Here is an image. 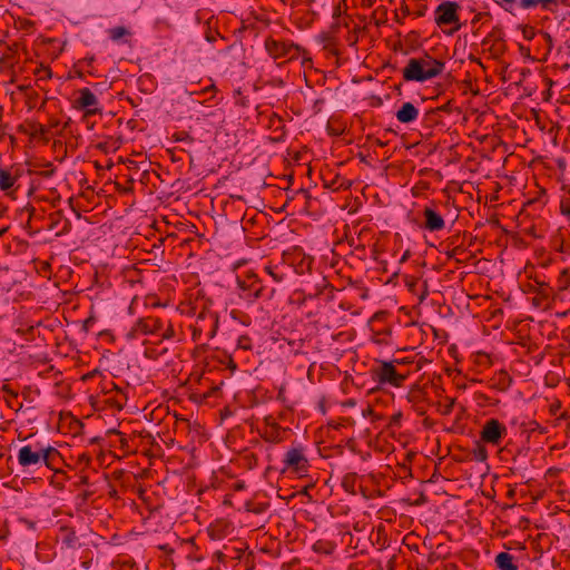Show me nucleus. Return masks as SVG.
<instances>
[{
    "mask_svg": "<svg viewBox=\"0 0 570 570\" xmlns=\"http://www.w3.org/2000/svg\"><path fill=\"white\" fill-rule=\"evenodd\" d=\"M17 459L24 469L45 464L49 470L57 471L62 464L60 452L51 444L40 441L21 446Z\"/></svg>",
    "mask_w": 570,
    "mask_h": 570,
    "instance_id": "f257e3e1",
    "label": "nucleus"
},
{
    "mask_svg": "<svg viewBox=\"0 0 570 570\" xmlns=\"http://www.w3.org/2000/svg\"><path fill=\"white\" fill-rule=\"evenodd\" d=\"M445 63L429 55L419 58H411L402 71L405 81L425 82L440 76Z\"/></svg>",
    "mask_w": 570,
    "mask_h": 570,
    "instance_id": "f03ea898",
    "label": "nucleus"
},
{
    "mask_svg": "<svg viewBox=\"0 0 570 570\" xmlns=\"http://www.w3.org/2000/svg\"><path fill=\"white\" fill-rule=\"evenodd\" d=\"M373 379L380 384H389L394 387L403 385L407 375L397 372L393 362L380 361L379 364L371 370Z\"/></svg>",
    "mask_w": 570,
    "mask_h": 570,
    "instance_id": "7ed1b4c3",
    "label": "nucleus"
},
{
    "mask_svg": "<svg viewBox=\"0 0 570 570\" xmlns=\"http://www.w3.org/2000/svg\"><path fill=\"white\" fill-rule=\"evenodd\" d=\"M265 49L273 59L292 60L299 56L301 47L293 42L267 38L265 40Z\"/></svg>",
    "mask_w": 570,
    "mask_h": 570,
    "instance_id": "20e7f679",
    "label": "nucleus"
},
{
    "mask_svg": "<svg viewBox=\"0 0 570 570\" xmlns=\"http://www.w3.org/2000/svg\"><path fill=\"white\" fill-rule=\"evenodd\" d=\"M460 9L459 3L453 1H443L440 3L434 11V21L439 27L446 24H455L450 33L458 31L461 28L459 23L458 11Z\"/></svg>",
    "mask_w": 570,
    "mask_h": 570,
    "instance_id": "39448f33",
    "label": "nucleus"
},
{
    "mask_svg": "<svg viewBox=\"0 0 570 570\" xmlns=\"http://www.w3.org/2000/svg\"><path fill=\"white\" fill-rule=\"evenodd\" d=\"M507 435V426L497 419L485 421L480 431L481 441L493 446H499Z\"/></svg>",
    "mask_w": 570,
    "mask_h": 570,
    "instance_id": "423d86ee",
    "label": "nucleus"
},
{
    "mask_svg": "<svg viewBox=\"0 0 570 570\" xmlns=\"http://www.w3.org/2000/svg\"><path fill=\"white\" fill-rule=\"evenodd\" d=\"M283 261L299 275L311 272L314 262L313 257L305 254L299 247H293L284 252Z\"/></svg>",
    "mask_w": 570,
    "mask_h": 570,
    "instance_id": "0eeeda50",
    "label": "nucleus"
},
{
    "mask_svg": "<svg viewBox=\"0 0 570 570\" xmlns=\"http://www.w3.org/2000/svg\"><path fill=\"white\" fill-rule=\"evenodd\" d=\"M164 328V322L161 318L147 316L139 318L130 331L127 333V337L130 340L136 338L139 335L156 334Z\"/></svg>",
    "mask_w": 570,
    "mask_h": 570,
    "instance_id": "6e6552de",
    "label": "nucleus"
},
{
    "mask_svg": "<svg viewBox=\"0 0 570 570\" xmlns=\"http://www.w3.org/2000/svg\"><path fill=\"white\" fill-rule=\"evenodd\" d=\"M283 463H284L283 471L289 470L295 473L306 472L309 466L308 460L304 455V451L302 448L289 449L285 453Z\"/></svg>",
    "mask_w": 570,
    "mask_h": 570,
    "instance_id": "1a4fd4ad",
    "label": "nucleus"
},
{
    "mask_svg": "<svg viewBox=\"0 0 570 570\" xmlns=\"http://www.w3.org/2000/svg\"><path fill=\"white\" fill-rule=\"evenodd\" d=\"M78 94L79 96L75 100V107L85 110V118L96 114H101V109L98 107V98L89 88H82Z\"/></svg>",
    "mask_w": 570,
    "mask_h": 570,
    "instance_id": "9d476101",
    "label": "nucleus"
},
{
    "mask_svg": "<svg viewBox=\"0 0 570 570\" xmlns=\"http://www.w3.org/2000/svg\"><path fill=\"white\" fill-rule=\"evenodd\" d=\"M342 27V22L335 21L332 23V26L328 28V30L322 32L318 37L320 42L323 45V48L328 51L330 53L334 56H338V38L337 35L340 32V29Z\"/></svg>",
    "mask_w": 570,
    "mask_h": 570,
    "instance_id": "9b49d317",
    "label": "nucleus"
},
{
    "mask_svg": "<svg viewBox=\"0 0 570 570\" xmlns=\"http://www.w3.org/2000/svg\"><path fill=\"white\" fill-rule=\"evenodd\" d=\"M482 43L484 46L489 45V51L494 58H500L505 51L504 33L502 29L494 27Z\"/></svg>",
    "mask_w": 570,
    "mask_h": 570,
    "instance_id": "f8f14e48",
    "label": "nucleus"
},
{
    "mask_svg": "<svg viewBox=\"0 0 570 570\" xmlns=\"http://www.w3.org/2000/svg\"><path fill=\"white\" fill-rule=\"evenodd\" d=\"M407 401L412 404L419 415L426 413L428 392L420 385H413L406 395Z\"/></svg>",
    "mask_w": 570,
    "mask_h": 570,
    "instance_id": "ddd939ff",
    "label": "nucleus"
},
{
    "mask_svg": "<svg viewBox=\"0 0 570 570\" xmlns=\"http://www.w3.org/2000/svg\"><path fill=\"white\" fill-rule=\"evenodd\" d=\"M57 541L60 542L62 547L67 549H76L77 547L80 546L79 538L77 537L75 529L67 525H62L59 528Z\"/></svg>",
    "mask_w": 570,
    "mask_h": 570,
    "instance_id": "4468645a",
    "label": "nucleus"
},
{
    "mask_svg": "<svg viewBox=\"0 0 570 570\" xmlns=\"http://www.w3.org/2000/svg\"><path fill=\"white\" fill-rule=\"evenodd\" d=\"M268 129L272 131L271 139L275 142L283 141L286 136L285 131V125L283 119L277 116L276 114H273L267 124Z\"/></svg>",
    "mask_w": 570,
    "mask_h": 570,
    "instance_id": "2eb2a0df",
    "label": "nucleus"
},
{
    "mask_svg": "<svg viewBox=\"0 0 570 570\" xmlns=\"http://www.w3.org/2000/svg\"><path fill=\"white\" fill-rule=\"evenodd\" d=\"M425 218L424 227L430 232H436L444 228L445 223L443 217L430 207L423 212Z\"/></svg>",
    "mask_w": 570,
    "mask_h": 570,
    "instance_id": "dca6fc26",
    "label": "nucleus"
},
{
    "mask_svg": "<svg viewBox=\"0 0 570 570\" xmlns=\"http://www.w3.org/2000/svg\"><path fill=\"white\" fill-rule=\"evenodd\" d=\"M396 119L402 124H410L417 119L419 109L412 102H405L396 111Z\"/></svg>",
    "mask_w": 570,
    "mask_h": 570,
    "instance_id": "f3484780",
    "label": "nucleus"
},
{
    "mask_svg": "<svg viewBox=\"0 0 570 570\" xmlns=\"http://www.w3.org/2000/svg\"><path fill=\"white\" fill-rule=\"evenodd\" d=\"M315 16L316 13L309 9L306 11L297 9L293 11L292 19L299 29H306L314 22Z\"/></svg>",
    "mask_w": 570,
    "mask_h": 570,
    "instance_id": "a211bd4d",
    "label": "nucleus"
},
{
    "mask_svg": "<svg viewBox=\"0 0 570 570\" xmlns=\"http://www.w3.org/2000/svg\"><path fill=\"white\" fill-rule=\"evenodd\" d=\"M495 564L499 570H518L514 557L508 552H500L495 557Z\"/></svg>",
    "mask_w": 570,
    "mask_h": 570,
    "instance_id": "6ab92c4d",
    "label": "nucleus"
},
{
    "mask_svg": "<svg viewBox=\"0 0 570 570\" xmlns=\"http://www.w3.org/2000/svg\"><path fill=\"white\" fill-rule=\"evenodd\" d=\"M238 284L243 291H249V293L245 296L247 299L258 298L262 294L263 287L261 286L259 281H257L255 277H253V281L248 286L245 285V282H238Z\"/></svg>",
    "mask_w": 570,
    "mask_h": 570,
    "instance_id": "aec40b11",
    "label": "nucleus"
},
{
    "mask_svg": "<svg viewBox=\"0 0 570 570\" xmlns=\"http://www.w3.org/2000/svg\"><path fill=\"white\" fill-rule=\"evenodd\" d=\"M357 480H358V476L356 473L354 472H351V473H346L343 479H342V488L351 493V494H355L356 493V483H357Z\"/></svg>",
    "mask_w": 570,
    "mask_h": 570,
    "instance_id": "412c9836",
    "label": "nucleus"
},
{
    "mask_svg": "<svg viewBox=\"0 0 570 570\" xmlns=\"http://www.w3.org/2000/svg\"><path fill=\"white\" fill-rule=\"evenodd\" d=\"M17 180V176L12 175L11 171L0 169V190L6 191L10 189Z\"/></svg>",
    "mask_w": 570,
    "mask_h": 570,
    "instance_id": "4be33fe9",
    "label": "nucleus"
},
{
    "mask_svg": "<svg viewBox=\"0 0 570 570\" xmlns=\"http://www.w3.org/2000/svg\"><path fill=\"white\" fill-rule=\"evenodd\" d=\"M106 402L109 403L111 406L121 410L127 402V396L122 392V390H117L115 394H110Z\"/></svg>",
    "mask_w": 570,
    "mask_h": 570,
    "instance_id": "5701e85b",
    "label": "nucleus"
},
{
    "mask_svg": "<svg viewBox=\"0 0 570 570\" xmlns=\"http://www.w3.org/2000/svg\"><path fill=\"white\" fill-rule=\"evenodd\" d=\"M472 459L478 462H485L488 459V450L481 443H476L474 449L471 451Z\"/></svg>",
    "mask_w": 570,
    "mask_h": 570,
    "instance_id": "b1692460",
    "label": "nucleus"
},
{
    "mask_svg": "<svg viewBox=\"0 0 570 570\" xmlns=\"http://www.w3.org/2000/svg\"><path fill=\"white\" fill-rule=\"evenodd\" d=\"M537 284H538V288H537V293L543 297V298H549L550 296L553 295V288L546 282H538L537 281Z\"/></svg>",
    "mask_w": 570,
    "mask_h": 570,
    "instance_id": "393cba45",
    "label": "nucleus"
},
{
    "mask_svg": "<svg viewBox=\"0 0 570 570\" xmlns=\"http://www.w3.org/2000/svg\"><path fill=\"white\" fill-rule=\"evenodd\" d=\"M2 391L8 395V396L6 397V402H7L8 406H10L11 409H12V407H14V403H13V401H16V400H17V397H18V392L13 391V390L10 387V385H8V384H4V385L2 386Z\"/></svg>",
    "mask_w": 570,
    "mask_h": 570,
    "instance_id": "a878e982",
    "label": "nucleus"
},
{
    "mask_svg": "<svg viewBox=\"0 0 570 570\" xmlns=\"http://www.w3.org/2000/svg\"><path fill=\"white\" fill-rule=\"evenodd\" d=\"M35 75L37 76V81H45L52 77V72L48 67L37 68Z\"/></svg>",
    "mask_w": 570,
    "mask_h": 570,
    "instance_id": "bb28decb",
    "label": "nucleus"
},
{
    "mask_svg": "<svg viewBox=\"0 0 570 570\" xmlns=\"http://www.w3.org/2000/svg\"><path fill=\"white\" fill-rule=\"evenodd\" d=\"M267 507L268 505L266 503H253V502L246 503V510L248 512H253L255 514H261V513L265 512Z\"/></svg>",
    "mask_w": 570,
    "mask_h": 570,
    "instance_id": "cd10ccee",
    "label": "nucleus"
},
{
    "mask_svg": "<svg viewBox=\"0 0 570 570\" xmlns=\"http://www.w3.org/2000/svg\"><path fill=\"white\" fill-rule=\"evenodd\" d=\"M128 33L129 32L125 27H115L109 30V36L114 41L120 40L124 36Z\"/></svg>",
    "mask_w": 570,
    "mask_h": 570,
    "instance_id": "c85d7f7f",
    "label": "nucleus"
},
{
    "mask_svg": "<svg viewBox=\"0 0 570 570\" xmlns=\"http://www.w3.org/2000/svg\"><path fill=\"white\" fill-rule=\"evenodd\" d=\"M277 266H266L265 267V271L271 275V277L275 281V282H282L284 279V274L283 273H278L277 271Z\"/></svg>",
    "mask_w": 570,
    "mask_h": 570,
    "instance_id": "c756f323",
    "label": "nucleus"
},
{
    "mask_svg": "<svg viewBox=\"0 0 570 570\" xmlns=\"http://www.w3.org/2000/svg\"><path fill=\"white\" fill-rule=\"evenodd\" d=\"M47 134H48V129L43 125L38 124L33 127V131H32L33 137H40V138H43L47 140L48 139Z\"/></svg>",
    "mask_w": 570,
    "mask_h": 570,
    "instance_id": "7c9ffc66",
    "label": "nucleus"
},
{
    "mask_svg": "<svg viewBox=\"0 0 570 570\" xmlns=\"http://www.w3.org/2000/svg\"><path fill=\"white\" fill-rule=\"evenodd\" d=\"M454 402H455L454 399L446 397L445 399V404L441 405V413L443 415H449L452 412V410H453Z\"/></svg>",
    "mask_w": 570,
    "mask_h": 570,
    "instance_id": "2f4dec72",
    "label": "nucleus"
},
{
    "mask_svg": "<svg viewBox=\"0 0 570 570\" xmlns=\"http://www.w3.org/2000/svg\"><path fill=\"white\" fill-rule=\"evenodd\" d=\"M561 214L570 218V198L562 199L560 203Z\"/></svg>",
    "mask_w": 570,
    "mask_h": 570,
    "instance_id": "473e14b6",
    "label": "nucleus"
},
{
    "mask_svg": "<svg viewBox=\"0 0 570 570\" xmlns=\"http://www.w3.org/2000/svg\"><path fill=\"white\" fill-rule=\"evenodd\" d=\"M174 336H175L174 326H173V324L170 322H168L167 327L161 333V338L163 340H169V338H173Z\"/></svg>",
    "mask_w": 570,
    "mask_h": 570,
    "instance_id": "72a5a7b5",
    "label": "nucleus"
},
{
    "mask_svg": "<svg viewBox=\"0 0 570 570\" xmlns=\"http://www.w3.org/2000/svg\"><path fill=\"white\" fill-rule=\"evenodd\" d=\"M499 380H500V384L502 385L503 389L508 387L511 383V377L504 371H501L499 373Z\"/></svg>",
    "mask_w": 570,
    "mask_h": 570,
    "instance_id": "f704fd0d",
    "label": "nucleus"
},
{
    "mask_svg": "<svg viewBox=\"0 0 570 570\" xmlns=\"http://www.w3.org/2000/svg\"><path fill=\"white\" fill-rule=\"evenodd\" d=\"M91 462V458L87 453H81L78 455L77 463L81 466H88Z\"/></svg>",
    "mask_w": 570,
    "mask_h": 570,
    "instance_id": "c9c22d12",
    "label": "nucleus"
},
{
    "mask_svg": "<svg viewBox=\"0 0 570 570\" xmlns=\"http://www.w3.org/2000/svg\"><path fill=\"white\" fill-rule=\"evenodd\" d=\"M117 390H120L114 382H109L108 385L104 387L105 394H115Z\"/></svg>",
    "mask_w": 570,
    "mask_h": 570,
    "instance_id": "e433bc0d",
    "label": "nucleus"
},
{
    "mask_svg": "<svg viewBox=\"0 0 570 570\" xmlns=\"http://www.w3.org/2000/svg\"><path fill=\"white\" fill-rule=\"evenodd\" d=\"M541 4L540 0H521V6L525 9L537 7Z\"/></svg>",
    "mask_w": 570,
    "mask_h": 570,
    "instance_id": "4c0bfd02",
    "label": "nucleus"
},
{
    "mask_svg": "<svg viewBox=\"0 0 570 570\" xmlns=\"http://www.w3.org/2000/svg\"><path fill=\"white\" fill-rule=\"evenodd\" d=\"M523 37L528 40H531L534 37V30L531 27L523 29Z\"/></svg>",
    "mask_w": 570,
    "mask_h": 570,
    "instance_id": "58836bf2",
    "label": "nucleus"
},
{
    "mask_svg": "<svg viewBox=\"0 0 570 570\" xmlns=\"http://www.w3.org/2000/svg\"><path fill=\"white\" fill-rule=\"evenodd\" d=\"M248 337H245V336H242L239 340H238V346L242 347V348H249V345H248Z\"/></svg>",
    "mask_w": 570,
    "mask_h": 570,
    "instance_id": "ea45409f",
    "label": "nucleus"
},
{
    "mask_svg": "<svg viewBox=\"0 0 570 570\" xmlns=\"http://www.w3.org/2000/svg\"><path fill=\"white\" fill-rule=\"evenodd\" d=\"M463 250L461 247L456 246L451 252L448 253L449 257H455L456 255L461 254Z\"/></svg>",
    "mask_w": 570,
    "mask_h": 570,
    "instance_id": "a19ab883",
    "label": "nucleus"
},
{
    "mask_svg": "<svg viewBox=\"0 0 570 570\" xmlns=\"http://www.w3.org/2000/svg\"><path fill=\"white\" fill-rule=\"evenodd\" d=\"M358 38L356 35H348L347 38H346V41L351 45V46H355L356 42H357Z\"/></svg>",
    "mask_w": 570,
    "mask_h": 570,
    "instance_id": "79ce46f5",
    "label": "nucleus"
},
{
    "mask_svg": "<svg viewBox=\"0 0 570 570\" xmlns=\"http://www.w3.org/2000/svg\"><path fill=\"white\" fill-rule=\"evenodd\" d=\"M213 90H215V86H214V85H212V86H209V87H206V88H205L203 91H200V92H190V95H202V94H207V92L213 91Z\"/></svg>",
    "mask_w": 570,
    "mask_h": 570,
    "instance_id": "37998d69",
    "label": "nucleus"
},
{
    "mask_svg": "<svg viewBox=\"0 0 570 570\" xmlns=\"http://www.w3.org/2000/svg\"><path fill=\"white\" fill-rule=\"evenodd\" d=\"M145 355L150 358H154L156 356L155 351L153 348H146Z\"/></svg>",
    "mask_w": 570,
    "mask_h": 570,
    "instance_id": "c03bdc74",
    "label": "nucleus"
},
{
    "mask_svg": "<svg viewBox=\"0 0 570 570\" xmlns=\"http://www.w3.org/2000/svg\"><path fill=\"white\" fill-rule=\"evenodd\" d=\"M542 7L547 8L549 4L557 3L558 0H540Z\"/></svg>",
    "mask_w": 570,
    "mask_h": 570,
    "instance_id": "a18cd8bd",
    "label": "nucleus"
},
{
    "mask_svg": "<svg viewBox=\"0 0 570 570\" xmlns=\"http://www.w3.org/2000/svg\"><path fill=\"white\" fill-rule=\"evenodd\" d=\"M409 256H410V252H409V250H406V252L402 255V257H401V261H400V262H401V263L405 262V261L409 258Z\"/></svg>",
    "mask_w": 570,
    "mask_h": 570,
    "instance_id": "49530a36",
    "label": "nucleus"
},
{
    "mask_svg": "<svg viewBox=\"0 0 570 570\" xmlns=\"http://www.w3.org/2000/svg\"><path fill=\"white\" fill-rule=\"evenodd\" d=\"M81 566L85 568V569H89L90 566H91V560H86L81 563Z\"/></svg>",
    "mask_w": 570,
    "mask_h": 570,
    "instance_id": "de8ad7c7",
    "label": "nucleus"
},
{
    "mask_svg": "<svg viewBox=\"0 0 570 570\" xmlns=\"http://www.w3.org/2000/svg\"><path fill=\"white\" fill-rule=\"evenodd\" d=\"M37 97V92L32 91L31 94L28 95V98L29 99H36Z\"/></svg>",
    "mask_w": 570,
    "mask_h": 570,
    "instance_id": "09e8293b",
    "label": "nucleus"
},
{
    "mask_svg": "<svg viewBox=\"0 0 570 570\" xmlns=\"http://www.w3.org/2000/svg\"><path fill=\"white\" fill-rule=\"evenodd\" d=\"M37 97V92L32 91L31 94L28 95V98L29 99H36Z\"/></svg>",
    "mask_w": 570,
    "mask_h": 570,
    "instance_id": "8fccbe9b",
    "label": "nucleus"
},
{
    "mask_svg": "<svg viewBox=\"0 0 570 570\" xmlns=\"http://www.w3.org/2000/svg\"><path fill=\"white\" fill-rule=\"evenodd\" d=\"M400 417H401V414H400V413H399V414H395V415H393L392 421H393V422H396V421H399V420H400Z\"/></svg>",
    "mask_w": 570,
    "mask_h": 570,
    "instance_id": "3c124183",
    "label": "nucleus"
},
{
    "mask_svg": "<svg viewBox=\"0 0 570 570\" xmlns=\"http://www.w3.org/2000/svg\"><path fill=\"white\" fill-rule=\"evenodd\" d=\"M313 485H308V487H305L302 491L303 494H307L308 492V489L312 488Z\"/></svg>",
    "mask_w": 570,
    "mask_h": 570,
    "instance_id": "603ef678",
    "label": "nucleus"
},
{
    "mask_svg": "<svg viewBox=\"0 0 570 570\" xmlns=\"http://www.w3.org/2000/svg\"><path fill=\"white\" fill-rule=\"evenodd\" d=\"M53 173V169L51 168L50 170H46L45 175L48 177V176H51Z\"/></svg>",
    "mask_w": 570,
    "mask_h": 570,
    "instance_id": "864d4df0",
    "label": "nucleus"
},
{
    "mask_svg": "<svg viewBox=\"0 0 570 570\" xmlns=\"http://www.w3.org/2000/svg\"><path fill=\"white\" fill-rule=\"evenodd\" d=\"M546 38H547V40L549 41V43L551 45V42H552V38H551V36H550L549 33H546Z\"/></svg>",
    "mask_w": 570,
    "mask_h": 570,
    "instance_id": "5fc2aeb1",
    "label": "nucleus"
},
{
    "mask_svg": "<svg viewBox=\"0 0 570 570\" xmlns=\"http://www.w3.org/2000/svg\"><path fill=\"white\" fill-rule=\"evenodd\" d=\"M426 294H428V289L425 288V291H424L423 295L421 296V301H423V299H424V297H425V295H426Z\"/></svg>",
    "mask_w": 570,
    "mask_h": 570,
    "instance_id": "6e6d98bb",
    "label": "nucleus"
},
{
    "mask_svg": "<svg viewBox=\"0 0 570 570\" xmlns=\"http://www.w3.org/2000/svg\"><path fill=\"white\" fill-rule=\"evenodd\" d=\"M281 396H284L283 389H281V391L278 393V397H281Z\"/></svg>",
    "mask_w": 570,
    "mask_h": 570,
    "instance_id": "4d7b16f0",
    "label": "nucleus"
},
{
    "mask_svg": "<svg viewBox=\"0 0 570 570\" xmlns=\"http://www.w3.org/2000/svg\"><path fill=\"white\" fill-rule=\"evenodd\" d=\"M313 1H314V0H307V2H308V6H309V4H311V3L313 2Z\"/></svg>",
    "mask_w": 570,
    "mask_h": 570,
    "instance_id": "13d9d810",
    "label": "nucleus"
}]
</instances>
